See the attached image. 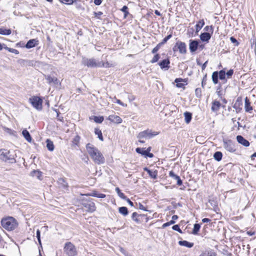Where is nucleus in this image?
Instances as JSON below:
<instances>
[{
	"mask_svg": "<svg viewBox=\"0 0 256 256\" xmlns=\"http://www.w3.org/2000/svg\"><path fill=\"white\" fill-rule=\"evenodd\" d=\"M86 148L88 152L95 163L101 164L104 162L105 160L102 154L92 144L90 143L88 144L86 146Z\"/></svg>",
	"mask_w": 256,
	"mask_h": 256,
	"instance_id": "nucleus-1",
	"label": "nucleus"
},
{
	"mask_svg": "<svg viewBox=\"0 0 256 256\" xmlns=\"http://www.w3.org/2000/svg\"><path fill=\"white\" fill-rule=\"evenodd\" d=\"M82 64L88 68H110L113 66L112 64L108 62H104L94 58H88L84 57L82 58Z\"/></svg>",
	"mask_w": 256,
	"mask_h": 256,
	"instance_id": "nucleus-2",
	"label": "nucleus"
},
{
	"mask_svg": "<svg viewBox=\"0 0 256 256\" xmlns=\"http://www.w3.org/2000/svg\"><path fill=\"white\" fill-rule=\"evenodd\" d=\"M0 222L2 228L8 231L14 230L18 226L17 220L12 216L2 218Z\"/></svg>",
	"mask_w": 256,
	"mask_h": 256,
	"instance_id": "nucleus-3",
	"label": "nucleus"
},
{
	"mask_svg": "<svg viewBox=\"0 0 256 256\" xmlns=\"http://www.w3.org/2000/svg\"><path fill=\"white\" fill-rule=\"evenodd\" d=\"M64 252L67 256H76L78 254L76 247L71 242H66L64 244Z\"/></svg>",
	"mask_w": 256,
	"mask_h": 256,
	"instance_id": "nucleus-4",
	"label": "nucleus"
},
{
	"mask_svg": "<svg viewBox=\"0 0 256 256\" xmlns=\"http://www.w3.org/2000/svg\"><path fill=\"white\" fill-rule=\"evenodd\" d=\"M82 204L88 212H92L96 210V207L92 199H82Z\"/></svg>",
	"mask_w": 256,
	"mask_h": 256,
	"instance_id": "nucleus-5",
	"label": "nucleus"
},
{
	"mask_svg": "<svg viewBox=\"0 0 256 256\" xmlns=\"http://www.w3.org/2000/svg\"><path fill=\"white\" fill-rule=\"evenodd\" d=\"M174 52L178 51L181 54H186V44L181 41L178 40L172 48Z\"/></svg>",
	"mask_w": 256,
	"mask_h": 256,
	"instance_id": "nucleus-6",
	"label": "nucleus"
},
{
	"mask_svg": "<svg viewBox=\"0 0 256 256\" xmlns=\"http://www.w3.org/2000/svg\"><path fill=\"white\" fill-rule=\"evenodd\" d=\"M30 102L32 106L38 110L42 109V100L38 96H34L30 98Z\"/></svg>",
	"mask_w": 256,
	"mask_h": 256,
	"instance_id": "nucleus-7",
	"label": "nucleus"
},
{
	"mask_svg": "<svg viewBox=\"0 0 256 256\" xmlns=\"http://www.w3.org/2000/svg\"><path fill=\"white\" fill-rule=\"evenodd\" d=\"M223 146L228 152H234L236 148L234 142L230 140H224Z\"/></svg>",
	"mask_w": 256,
	"mask_h": 256,
	"instance_id": "nucleus-8",
	"label": "nucleus"
},
{
	"mask_svg": "<svg viewBox=\"0 0 256 256\" xmlns=\"http://www.w3.org/2000/svg\"><path fill=\"white\" fill-rule=\"evenodd\" d=\"M158 134V132H152L151 130H144L143 132H140L138 136V138H150Z\"/></svg>",
	"mask_w": 256,
	"mask_h": 256,
	"instance_id": "nucleus-9",
	"label": "nucleus"
},
{
	"mask_svg": "<svg viewBox=\"0 0 256 256\" xmlns=\"http://www.w3.org/2000/svg\"><path fill=\"white\" fill-rule=\"evenodd\" d=\"M132 219L137 224L142 223L143 219H145L146 222H148V218L145 214H138L137 212H134L132 216Z\"/></svg>",
	"mask_w": 256,
	"mask_h": 256,
	"instance_id": "nucleus-10",
	"label": "nucleus"
},
{
	"mask_svg": "<svg viewBox=\"0 0 256 256\" xmlns=\"http://www.w3.org/2000/svg\"><path fill=\"white\" fill-rule=\"evenodd\" d=\"M198 42L196 40H190L189 48L191 52H195L198 48Z\"/></svg>",
	"mask_w": 256,
	"mask_h": 256,
	"instance_id": "nucleus-11",
	"label": "nucleus"
},
{
	"mask_svg": "<svg viewBox=\"0 0 256 256\" xmlns=\"http://www.w3.org/2000/svg\"><path fill=\"white\" fill-rule=\"evenodd\" d=\"M170 61L168 58L163 60L158 63V65L162 69L168 70L170 67Z\"/></svg>",
	"mask_w": 256,
	"mask_h": 256,
	"instance_id": "nucleus-12",
	"label": "nucleus"
},
{
	"mask_svg": "<svg viewBox=\"0 0 256 256\" xmlns=\"http://www.w3.org/2000/svg\"><path fill=\"white\" fill-rule=\"evenodd\" d=\"M236 138L237 142L243 146L248 147L250 146V144L249 142L244 138L242 136H237Z\"/></svg>",
	"mask_w": 256,
	"mask_h": 256,
	"instance_id": "nucleus-13",
	"label": "nucleus"
},
{
	"mask_svg": "<svg viewBox=\"0 0 256 256\" xmlns=\"http://www.w3.org/2000/svg\"><path fill=\"white\" fill-rule=\"evenodd\" d=\"M108 119L110 122L116 124H120L122 121V119L119 116L114 114L110 115Z\"/></svg>",
	"mask_w": 256,
	"mask_h": 256,
	"instance_id": "nucleus-14",
	"label": "nucleus"
},
{
	"mask_svg": "<svg viewBox=\"0 0 256 256\" xmlns=\"http://www.w3.org/2000/svg\"><path fill=\"white\" fill-rule=\"evenodd\" d=\"M136 151L137 153L141 154L142 156H144L146 157H149L150 158L154 157V154H152L146 153L144 148H137L136 149Z\"/></svg>",
	"mask_w": 256,
	"mask_h": 256,
	"instance_id": "nucleus-15",
	"label": "nucleus"
},
{
	"mask_svg": "<svg viewBox=\"0 0 256 256\" xmlns=\"http://www.w3.org/2000/svg\"><path fill=\"white\" fill-rule=\"evenodd\" d=\"M16 154H14V152L10 151V154L6 156L5 161H8L9 162L14 164L16 162Z\"/></svg>",
	"mask_w": 256,
	"mask_h": 256,
	"instance_id": "nucleus-16",
	"label": "nucleus"
},
{
	"mask_svg": "<svg viewBox=\"0 0 256 256\" xmlns=\"http://www.w3.org/2000/svg\"><path fill=\"white\" fill-rule=\"evenodd\" d=\"M169 176L174 180H176V184L178 186H181L182 184V182L180 177L178 176L173 171L170 172Z\"/></svg>",
	"mask_w": 256,
	"mask_h": 256,
	"instance_id": "nucleus-17",
	"label": "nucleus"
},
{
	"mask_svg": "<svg viewBox=\"0 0 256 256\" xmlns=\"http://www.w3.org/2000/svg\"><path fill=\"white\" fill-rule=\"evenodd\" d=\"M211 34L207 32L202 33L200 36V40L204 42H208L211 38Z\"/></svg>",
	"mask_w": 256,
	"mask_h": 256,
	"instance_id": "nucleus-18",
	"label": "nucleus"
},
{
	"mask_svg": "<svg viewBox=\"0 0 256 256\" xmlns=\"http://www.w3.org/2000/svg\"><path fill=\"white\" fill-rule=\"evenodd\" d=\"M38 44V40L36 39H31L29 40L26 44V48H30L34 47Z\"/></svg>",
	"mask_w": 256,
	"mask_h": 256,
	"instance_id": "nucleus-19",
	"label": "nucleus"
},
{
	"mask_svg": "<svg viewBox=\"0 0 256 256\" xmlns=\"http://www.w3.org/2000/svg\"><path fill=\"white\" fill-rule=\"evenodd\" d=\"M220 106V103L218 101L214 100L212 102L211 110L214 112H217L219 110Z\"/></svg>",
	"mask_w": 256,
	"mask_h": 256,
	"instance_id": "nucleus-20",
	"label": "nucleus"
},
{
	"mask_svg": "<svg viewBox=\"0 0 256 256\" xmlns=\"http://www.w3.org/2000/svg\"><path fill=\"white\" fill-rule=\"evenodd\" d=\"M242 104V100L238 98L233 106V108L236 110L237 113L239 112L242 110L241 106Z\"/></svg>",
	"mask_w": 256,
	"mask_h": 256,
	"instance_id": "nucleus-21",
	"label": "nucleus"
},
{
	"mask_svg": "<svg viewBox=\"0 0 256 256\" xmlns=\"http://www.w3.org/2000/svg\"><path fill=\"white\" fill-rule=\"evenodd\" d=\"M244 108L246 112H250L252 110V107L250 106V102L248 97L244 99Z\"/></svg>",
	"mask_w": 256,
	"mask_h": 256,
	"instance_id": "nucleus-22",
	"label": "nucleus"
},
{
	"mask_svg": "<svg viewBox=\"0 0 256 256\" xmlns=\"http://www.w3.org/2000/svg\"><path fill=\"white\" fill-rule=\"evenodd\" d=\"M48 82L50 84H53L54 85H58L59 83V81L56 78L48 76L46 78Z\"/></svg>",
	"mask_w": 256,
	"mask_h": 256,
	"instance_id": "nucleus-23",
	"label": "nucleus"
},
{
	"mask_svg": "<svg viewBox=\"0 0 256 256\" xmlns=\"http://www.w3.org/2000/svg\"><path fill=\"white\" fill-rule=\"evenodd\" d=\"M178 244L181 246H184L188 248H191L194 246V243L188 242L186 240H180Z\"/></svg>",
	"mask_w": 256,
	"mask_h": 256,
	"instance_id": "nucleus-24",
	"label": "nucleus"
},
{
	"mask_svg": "<svg viewBox=\"0 0 256 256\" xmlns=\"http://www.w3.org/2000/svg\"><path fill=\"white\" fill-rule=\"evenodd\" d=\"M216 253L213 250H206L202 252L199 256H216Z\"/></svg>",
	"mask_w": 256,
	"mask_h": 256,
	"instance_id": "nucleus-25",
	"label": "nucleus"
},
{
	"mask_svg": "<svg viewBox=\"0 0 256 256\" xmlns=\"http://www.w3.org/2000/svg\"><path fill=\"white\" fill-rule=\"evenodd\" d=\"M22 134L24 137L28 142H32V138L30 136V132L26 130H23L22 132Z\"/></svg>",
	"mask_w": 256,
	"mask_h": 256,
	"instance_id": "nucleus-26",
	"label": "nucleus"
},
{
	"mask_svg": "<svg viewBox=\"0 0 256 256\" xmlns=\"http://www.w3.org/2000/svg\"><path fill=\"white\" fill-rule=\"evenodd\" d=\"M218 78H219L223 81V83H225L226 82L227 80L226 78V72L224 70H220L218 72Z\"/></svg>",
	"mask_w": 256,
	"mask_h": 256,
	"instance_id": "nucleus-27",
	"label": "nucleus"
},
{
	"mask_svg": "<svg viewBox=\"0 0 256 256\" xmlns=\"http://www.w3.org/2000/svg\"><path fill=\"white\" fill-rule=\"evenodd\" d=\"M10 154V150H0V158L5 161L7 155Z\"/></svg>",
	"mask_w": 256,
	"mask_h": 256,
	"instance_id": "nucleus-28",
	"label": "nucleus"
},
{
	"mask_svg": "<svg viewBox=\"0 0 256 256\" xmlns=\"http://www.w3.org/2000/svg\"><path fill=\"white\" fill-rule=\"evenodd\" d=\"M10 154V150H0V158L5 161L7 155Z\"/></svg>",
	"mask_w": 256,
	"mask_h": 256,
	"instance_id": "nucleus-29",
	"label": "nucleus"
},
{
	"mask_svg": "<svg viewBox=\"0 0 256 256\" xmlns=\"http://www.w3.org/2000/svg\"><path fill=\"white\" fill-rule=\"evenodd\" d=\"M184 80L182 79V78H176L175 80H174V82L176 83V86L177 88H183L185 86V84H183V83H182L181 82H184Z\"/></svg>",
	"mask_w": 256,
	"mask_h": 256,
	"instance_id": "nucleus-30",
	"label": "nucleus"
},
{
	"mask_svg": "<svg viewBox=\"0 0 256 256\" xmlns=\"http://www.w3.org/2000/svg\"><path fill=\"white\" fill-rule=\"evenodd\" d=\"M204 25V21L203 19L199 20L196 25V32H198Z\"/></svg>",
	"mask_w": 256,
	"mask_h": 256,
	"instance_id": "nucleus-31",
	"label": "nucleus"
},
{
	"mask_svg": "<svg viewBox=\"0 0 256 256\" xmlns=\"http://www.w3.org/2000/svg\"><path fill=\"white\" fill-rule=\"evenodd\" d=\"M184 116L185 122L186 124H189L190 122L191 121L192 118V113H190V112H184Z\"/></svg>",
	"mask_w": 256,
	"mask_h": 256,
	"instance_id": "nucleus-32",
	"label": "nucleus"
},
{
	"mask_svg": "<svg viewBox=\"0 0 256 256\" xmlns=\"http://www.w3.org/2000/svg\"><path fill=\"white\" fill-rule=\"evenodd\" d=\"M46 148L48 150L52 152L54 150V146L53 142L51 140H50L49 139L46 140Z\"/></svg>",
	"mask_w": 256,
	"mask_h": 256,
	"instance_id": "nucleus-33",
	"label": "nucleus"
},
{
	"mask_svg": "<svg viewBox=\"0 0 256 256\" xmlns=\"http://www.w3.org/2000/svg\"><path fill=\"white\" fill-rule=\"evenodd\" d=\"M212 82L214 84H217L218 82V71H216L213 72L212 76Z\"/></svg>",
	"mask_w": 256,
	"mask_h": 256,
	"instance_id": "nucleus-34",
	"label": "nucleus"
},
{
	"mask_svg": "<svg viewBox=\"0 0 256 256\" xmlns=\"http://www.w3.org/2000/svg\"><path fill=\"white\" fill-rule=\"evenodd\" d=\"M118 212L124 216H127L128 214V208L125 206L120 207L118 208Z\"/></svg>",
	"mask_w": 256,
	"mask_h": 256,
	"instance_id": "nucleus-35",
	"label": "nucleus"
},
{
	"mask_svg": "<svg viewBox=\"0 0 256 256\" xmlns=\"http://www.w3.org/2000/svg\"><path fill=\"white\" fill-rule=\"evenodd\" d=\"M200 225L199 224H195L194 226L192 234L194 235L198 234V232L200 230Z\"/></svg>",
	"mask_w": 256,
	"mask_h": 256,
	"instance_id": "nucleus-36",
	"label": "nucleus"
},
{
	"mask_svg": "<svg viewBox=\"0 0 256 256\" xmlns=\"http://www.w3.org/2000/svg\"><path fill=\"white\" fill-rule=\"evenodd\" d=\"M222 154L220 152H216L214 154V158L218 162L221 160Z\"/></svg>",
	"mask_w": 256,
	"mask_h": 256,
	"instance_id": "nucleus-37",
	"label": "nucleus"
},
{
	"mask_svg": "<svg viewBox=\"0 0 256 256\" xmlns=\"http://www.w3.org/2000/svg\"><path fill=\"white\" fill-rule=\"evenodd\" d=\"M12 33V30L10 29H6L0 28V34L2 35H10Z\"/></svg>",
	"mask_w": 256,
	"mask_h": 256,
	"instance_id": "nucleus-38",
	"label": "nucleus"
},
{
	"mask_svg": "<svg viewBox=\"0 0 256 256\" xmlns=\"http://www.w3.org/2000/svg\"><path fill=\"white\" fill-rule=\"evenodd\" d=\"M94 133L96 135H98V138L102 141L104 140V138L102 136V132L101 130H100L98 128H96L94 129Z\"/></svg>",
	"mask_w": 256,
	"mask_h": 256,
	"instance_id": "nucleus-39",
	"label": "nucleus"
},
{
	"mask_svg": "<svg viewBox=\"0 0 256 256\" xmlns=\"http://www.w3.org/2000/svg\"><path fill=\"white\" fill-rule=\"evenodd\" d=\"M31 175L40 179V177L42 176V172L37 170H34L31 172Z\"/></svg>",
	"mask_w": 256,
	"mask_h": 256,
	"instance_id": "nucleus-40",
	"label": "nucleus"
},
{
	"mask_svg": "<svg viewBox=\"0 0 256 256\" xmlns=\"http://www.w3.org/2000/svg\"><path fill=\"white\" fill-rule=\"evenodd\" d=\"M116 193L118 194V196L120 198H122L123 200L126 199V196L124 195V194L123 192H121V190H120V189L118 188H116Z\"/></svg>",
	"mask_w": 256,
	"mask_h": 256,
	"instance_id": "nucleus-41",
	"label": "nucleus"
},
{
	"mask_svg": "<svg viewBox=\"0 0 256 256\" xmlns=\"http://www.w3.org/2000/svg\"><path fill=\"white\" fill-rule=\"evenodd\" d=\"M104 120V118L102 116H94V120L96 123L100 124L103 122Z\"/></svg>",
	"mask_w": 256,
	"mask_h": 256,
	"instance_id": "nucleus-42",
	"label": "nucleus"
},
{
	"mask_svg": "<svg viewBox=\"0 0 256 256\" xmlns=\"http://www.w3.org/2000/svg\"><path fill=\"white\" fill-rule=\"evenodd\" d=\"M121 10L124 13V18H126L129 14L128 7L126 6H124L122 8Z\"/></svg>",
	"mask_w": 256,
	"mask_h": 256,
	"instance_id": "nucleus-43",
	"label": "nucleus"
},
{
	"mask_svg": "<svg viewBox=\"0 0 256 256\" xmlns=\"http://www.w3.org/2000/svg\"><path fill=\"white\" fill-rule=\"evenodd\" d=\"M148 174H149V176L152 178H153L154 179H156V178H157V176H158V172L156 170H155V171H152L151 170H150V172H148Z\"/></svg>",
	"mask_w": 256,
	"mask_h": 256,
	"instance_id": "nucleus-44",
	"label": "nucleus"
},
{
	"mask_svg": "<svg viewBox=\"0 0 256 256\" xmlns=\"http://www.w3.org/2000/svg\"><path fill=\"white\" fill-rule=\"evenodd\" d=\"M160 58V55L158 54H155L150 62L152 64L157 62Z\"/></svg>",
	"mask_w": 256,
	"mask_h": 256,
	"instance_id": "nucleus-45",
	"label": "nucleus"
},
{
	"mask_svg": "<svg viewBox=\"0 0 256 256\" xmlns=\"http://www.w3.org/2000/svg\"><path fill=\"white\" fill-rule=\"evenodd\" d=\"M6 50H8V52H12V53H14L16 54H19V52L16 50V49H14V48H8V47H5L4 48Z\"/></svg>",
	"mask_w": 256,
	"mask_h": 256,
	"instance_id": "nucleus-46",
	"label": "nucleus"
},
{
	"mask_svg": "<svg viewBox=\"0 0 256 256\" xmlns=\"http://www.w3.org/2000/svg\"><path fill=\"white\" fill-rule=\"evenodd\" d=\"M195 94L198 98H200L202 96V90L200 88H196V89Z\"/></svg>",
	"mask_w": 256,
	"mask_h": 256,
	"instance_id": "nucleus-47",
	"label": "nucleus"
},
{
	"mask_svg": "<svg viewBox=\"0 0 256 256\" xmlns=\"http://www.w3.org/2000/svg\"><path fill=\"white\" fill-rule=\"evenodd\" d=\"M172 37V34H168V36H167L166 38H164L162 42H160L161 44L162 45L164 44H166L168 40H169Z\"/></svg>",
	"mask_w": 256,
	"mask_h": 256,
	"instance_id": "nucleus-48",
	"label": "nucleus"
},
{
	"mask_svg": "<svg viewBox=\"0 0 256 256\" xmlns=\"http://www.w3.org/2000/svg\"><path fill=\"white\" fill-rule=\"evenodd\" d=\"M204 30L206 31V32H208L209 33H211V34H212L213 32H214V28H213V27L212 26H206L204 28Z\"/></svg>",
	"mask_w": 256,
	"mask_h": 256,
	"instance_id": "nucleus-49",
	"label": "nucleus"
},
{
	"mask_svg": "<svg viewBox=\"0 0 256 256\" xmlns=\"http://www.w3.org/2000/svg\"><path fill=\"white\" fill-rule=\"evenodd\" d=\"M58 182L59 184H62V186L64 188L68 187V184L66 182L64 178H61L58 179Z\"/></svg>",
	"mask_w": 256,
	"mask_h": 256,
	"instance_id": "nucleus-50",
	"label": "nucleus"
},
{
	"mask_svg": "<svg viewBox=\"0 0 256 256\" xmlns=\"http://www.w3.org/2000/svg\"><path fill=\"white\" fill-rule=\"evenodd\" d=\"M162 46V45L161 44V43H160V42L159 44H157V46H156V47H154V48L152 49V54H155V53H156V52L159 50L160 48V46Z\"/></svg>",
	"mask_w": 256,
	"mask_h": 256,
	"instance_id": "nucleus-51",
	"label": "nucleus"
},
{
	"mask_svg": "<svg viewBox=\"0 0 256 256\" xmlns=\"http://www.w3.org/2000/svg\"><path fill=\"white\" fill-rule=\"evenodd\" d=\"M174 223H175V221H174L173 220H170L168 222H166V223L164 224H162V228H166V227H167V226H170L171 224H174Z\"/></svg>",
	"mask_w": 256,
	"mask_h": 256,
	"instance_id": "nucleus-52",
	"label": "nucleus"
},
{
	"mask_svg": "<svg viewBox=\"0 0 256 256\" xmlns=\"http://www.w3.org/2000/svg\"><path fill=\"white\" fill-rule=\"evenodd\" d=\"M172 228L173 230L178 232L180 233H182V230L180 228V226L178 224H176L172 226Z\"/></svg>",
	"mask_w": 256,
	"mask_h": 256,
	"instance_id": "nucleus-53",
	"label": "nucleus"
},
{
	"mask_svg": "<svg viewBox=\"0 0 256 256\" xmlns=\"http://www.w3.org/2000/svg\"><path fill=\"white\" fill-rule=\"evenodd\" d=\"M62 3L72 4L74 3V0H59Z\"/></svg>",
	"mask_w": 256,
	"mask_h": 256,
	"instance_id": "nucleus-54",
	"label": "nucleus"
},
{
	"mask_svg": "<svg viewBox=\"0 0 256 256\" xmlns=\"http://www.w3.org/2000/svg\"><path fill=\"white\" fill-rule=\"evenodd\" d=\"M230 40L231 41V42L233 44H234V46H238L239 44V42H238V41L236 40V38H235L233 36H231L230 38Z\"/></svg>",
	"mask_w": 256,
	"mask_h": 256,
	"instance_id": "nucleus-55",
	"label": "nucleus"
},
{
	"mask_svg": "<svg viewBox=\"0 0 256 256\" xmlns=\"http://www.w3.org/2000/svg\"><path fill=\"white\" fill-rule=\"evenodd\" d=\"M234 74V70H233L232 69H230V70H228L226 73V76L227 78H230L232 77V76Z\"/></svg>",
	"mask_w": 256,
	"mask_h": 256,
	"instance_id": "nucleus-56",
	"label": "nucleus"
},
{
	"mask_svg": "<svg viewBox=\"0 0 256 256\" xmlns=\"http://www.w3.org/2000/svg\"><path fill=\"white\" fill-rule=\"evenodd\" d=\"M36 238H38V242H39L40 244L41 245L42 244H41V240H40V232L38 229L37 230H36Z\"/></svg>",
	"mask_w": 256,
	"mask_h": 256,
	"instance_id": "nucleus-57",
	"label": "nucleus"
},
{
	"mask_svg": "<svg viewBox=\"0 0 256 256\" xmlns=\"http://www.w3.org/2000/svg\"><path fill=\"white\" fill-rule=\"evenodd\" d=\"M206 74H205L204 76L203 77V78L202 80V86L204 88V85L206 84Z\"/></svg>",
	"mask_w": 256,
	"mask_h": 256,
	"instance_id": "nucleus-58",
	"label": "nucleus"
},
{
	"mask_svg": "<svg viewBox=\"0 0 256 256\" xmlns=\"http://www.w3.org/2000/svg\"><path fill=\"white\" fill-rule=\"evenodd\" d=\"M97 194H98L97 192L93 191L92 192L90 193H89V194H86V196H92L96 197Z\"/></svg>",
	"mask_w": 256,
	"mask_h": 256,
	"instance_id": "nucleus-59",
	"label": "nucleus"
},
{
	"mask_svg": "<svg viewBox=\"0 0 256 256\" xmlns=\"http://www.w3.org/2000/svg\"><path fill=\"white\" fill-rule=\"evenodd\" d=\"M138 208L140 209V210H144V211H147V210L146 208L144 206L143 204H142L141 203H138Z\"/></svg>",
	"mask_w": 256,
	"mask_h": 256,
	"instance_id": "nucleus-60",
	"label": "nucleus"
},
{
	"mask_svg": "<svg viewBox=\"0 0 256 256\" xmlns=\"http://www.w3.org/2000/svg\"><path fill=\"white\" fill-rule=\"evenodd\" d=\"M120 251L123 254H124L126 256H128V252L126 251V250L122 248V247H120Z\"/></svg>",
	"mask_w": 256,
	"mask_h": 256,
	"instance_id": "nucleus-61",
	"label": "nucleus"
},
{
	"mask_svg": "<svg viewBox=\"0 0 256 256\" xmlns=\"http://www.w3.org/2000/svg\"><path fill=\"white\" fill-rule=\"evenodd\" d=\"M106 196V195L105 194H99L98 192L97 194V196L96 198H104Z\"/></svg>",
	"mask_w": 256,
	"mask_h": 256,
	"instance_id": "nucleus-62",
	"label": "nucleus"
},
{
	"mask_svg": "<svg viewBox=\"0 0 256 256\" xmlns=\"http://www.w3.org/2000/svg\"><path fill=\"white\" fill-rule=\"evenodd\" d=\"M124 200H126L127 201V202L128 203V204L132 206H134V203L132 202L128 198L126 197V199H124Z\"/></svg>",
	"mask_w": 256,
	"mask_h": 256,
	"instance_id": "nucleus-63",
	"label": "nucleus"
},
{
	"mask_svg": "<svg viewBox=\"0 0 256 256\" xmlns=\"http://www.w3.org/2000/svg\"><path fill=\"white\" fill-rule=\"evenodd\" d=\"M94 3L96 6H100L102 4V0H94Z\"/></svg>",
	"mask_w": 256,
	"mask_h": 256,
	"instance_id": "nucleus-64",
	"label": "nucleus"
}]
</instances>
